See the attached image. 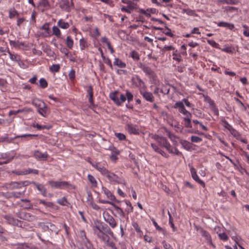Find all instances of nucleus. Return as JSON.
Segmentation results:
<instances>
[{
	"label": "nucleus",
	"mask_w": 249,
	"mask_h": 249,
	"mask_svg": "<svg viewBox=\"0 0 249 249\" xmlns=\"http://www.w3.org/2000/svg\"><path fill=\"white\" fill-rule=\"evenodd\" d=\"M118 93L117 91L110 93L109 97L114 102V103L118 106H121V104L124 102L126 100L125 95L121 94L120 98L117 97V94Z\"/></svg>",
	"instance_id": "obj_5"
},
{
	"label": "nucleus",
	"mask_w": 249,
	"mask_h": 249,
	"mask_svg": "<svg viewBox=\"0 0 249 249\" xmlns=\"http://www.w3.org/2000/svg\"><path fill=\"white\" fill-rule=\"evenodd\" d=\"M40 29L45 31L44 36L45 37L50 36L52 35V34H51V32L50 31L49 23H45L44 25L42 26Z\"/></svg>",
	"instance_id": "obj_32"
},
{
	"label": "nucleus",
	"mask_w": 249,
	"mask_h": 249,
	"mask_svg": "<svg viewBox=\"0 0 249 249\" xmlns=\"http://www.w3.org/2000/svg\"><path fill=\"white\" fill-rule=\"evenodd\" d=\"M92 230L94 234L101 241H107V236L113 234L107 225L99 221L94 222Z\"/></svg>",
	"instance_id": "obj_2"
},
{
	"label": "nucleus",
	"mask_w": 249,
	"mask_h": 249,
	"mask_svg": "<svg viewBox=\"0 0 249 249\" xmlns=\"http://www.w3.org/2000/svg\"><path fill=\"white\" fill-rule=\"evenodd\" d=\"M34 157L40 160H46L48 157V155L47 152L42 153L38 150L36 151L34 154Z\"/></svg>",
	"instance_id": "obj_18"
},
{
	"label": "nucleus",
	"mask_w": 249,
	"mask_h": 249,
	"mask_svg": "<svg viewBox=\"0 0 249 249\" xmlns=\"http://www.w3.org/2000/svg\"><path fill=\"white\" fill-rule=\"evenodd\" d=\"M60 67L59 64H53L50 68V71L52 72H57L60 70Z\"/></svg>",
	"instance_id": "obj_47"
},
{
	"label": "nucleus",
	"mask_w": 249,
	"mask_h": 249,
	"mask_svg": "<svg viewBox=\"0 0 249 249\" xmlns=\"http://www.w3.org/2000/svg\"><path fill=\"white\" fill-rule=\"evenodd\" d=\"M200 232L201 235L203 237H204L206 239V240L207 241V242L208 244H209L210 245H211L213 247H215L214 246L213 244L211 236L208 231H207L201 228L200 229Z\"/></svg>",
	"instance_id": "obj_19"
},
{
	"label": "nucleus",
	"mask_w": 249,
	"mask_h": 249,
	"mask_svg": "<svg viewBox=\"0 0 249 249\" xmlns=\"http://www.w3.org/2000/svg\"><path fill=\"white\" fill-rule=\"evenodd\" d=\"M10 56V58L12 60L16 62L20 61L19 56L17 54H13L10 52V53H8Z\"/></svg>",
	"instance_id": "obj_50"
},
{
	"label": "nucleus",
	"mask_w": 249,
	"mask_h": 249,
	"mask_svg": "<svg viewBox=\"0 0 249 249\" xmlns=\"http://www.w3.org/2000/svg\"><path fill=\"white\" fill-rule=\"evenodd\" d=\"M219 238L224 241H226L228 240L229 237L225 232L220 233L218 234Z\"/></svg>",
	"instance_id": "obj_56"
},
{
	"label": "nucleus",
	"mask_w": 249,
	"mask_h": 249,
	"mask_svg": "<svg viewBox=\"0 0 249 249\" xmlns=\"http://www.w3.org/2000/svg\"><path fill=\"white\" fill-rule=\"evenodd\" d=\"M103 216L105 221L108 223L109 226L113 229L115 228L117 226V223L113 217L108 212H105L103 213Z\"/></svg>",
	"instance_id": "obj_10"
},
{
	"label": "nucleus",
	"mask_w": 249,
	"mask_h": 249,
	"mask_svg": "<svg viewBox=\"0 0 249 249\" xmlns=\"http://www.w3.org/2000/svg\"><path fill=\"white\" fill-rule=\"evenodd\" d=\"M217 3L226 4H236L238 2L237 0H217Z\"/></svg>",
	"instance_id": "obj_36"
},
{
	"label": "nucleus",
	"mask_w": 249,
	"mask_h": 249,
	"mask_svg": "<svg viewBox=\"0 0 249 249\" xmlns=\"http://www.w3.org/2000/svg\"><path fill=\"white\" fill-rule=\"evenodd\" d=\"M39 171L36 169H28L24 172H17V175H27L29 174H34L36 175L38 174Z\"/></svg>",
	"instance_id": "obj_33"
},
{
	"label": "nucleus",
	"mask_w": 249,
	"mask_h": 249,
	"mask_svg": "<svg viewBox=\"0 0 249 249\" xmlns=\"http://www.w3.org/2000/svg\"><path fill=\"white\" fill-rule=\"evenodd\" d=\"M190 172H191L192 178L196 181L197 183H198L201 185H202L203 187H204L205 186V184L204 182L203 181H202V180H201L199 178L198 176H197V175L196 174V169L193 167H192L191 168Z\"/></svg>",
	"instance_id": "obj_13"
},
{
	"label": "nucleus",
	"mask_w": 249,
	"mask_h": 249,
	"mask_svg": "<svg viewBox=\"0 0 249 249\" xmlns=\"http://www.w3.org/2000/svg\"><path fill=\"white\" fill-rule=\"evenodd\" d=\"M130 56L136 61H138L140 59V56L138 53L135 51H132L130 53Z\"/></svg>",
	"instance_id": "obj_49"
},
{
	"label": "nucleus",
	"mask_w": 249,
	"mask_h": 249,
	"mask_svg": "<svg viewBox=\"0 0 249 249\" xmlns=\"http://www.w3.org/2000/svg\"><path fill=\"white\" fill-rule=\"evenodd\" d=\"M24 194V191L23 192H13L11 193V196L15 198H19Z\"/></svg>",
	"instance_id": "obj_43"
},
{
	"label": "nucleus",
	"mask_w": 249,
	"mask_h": 249,
	"mask_svg": "<svg viewBox=\"0 0 249 249\" xmlns=\"http://www.w3.org/2000/svg\"><path fill=\"white\" fill-rule=\"evenodd\" d=\"M102 190L104 194L107 197L109 198L110 200H115V197L112 195L111 192L106 187H102Z\"/></svg>",
	"instance_id": "obj_29"
},
{
	"label": "nucleus",
	"mask_w": 249,
	"mask_h": 249,
	"mask_svg": "<svg viewBox=\"0 0 249 249\" xmlns=\"http://www.w3.org/2000/svg\"><path fill=\"white\" fill-rule=\"evenodd\" d=\"M48 184L52 188L55 189H64L69 188L71 185L68 181H54L53 180L48 182Z\"/></svg>",
	"instance_id": "obj_3"
},
{
	"label": "nucleus",
	"mask_w": 249,
	"mask_h": 249,
	"mask_svg": "<svg viewBox=\"0 0 249 249\" xmlns=\"http://www.w3.org/2000/svg\"><path fill=\"white\" fill-rule=\"evenodd\" d=\"M44 103L38 99H34L33 100L32 104L38 108L39 107H43Z\"/></svg>",
	"instance_id": "obj_35"
},
{
	"label": "nucleus",
	"mask_w": 249,
	"mask_h": 249,
	"mask_svg": "<svg viewBox=\"0 0 249 249\" xmlns=\"http://www.w3.org/2000/svg\"><path fill=\"white\" fill-rule=\"evenodd\" d=\"M43 106V107H39L38 108H37V112L41 116L43 117H46L47 115L48 114L49 109L45 103L44 104Z\"/></svg>",
	"instance_id": "obj_23"
},
{
	"label": "nucleus",
	"mask_w": 249,
	"mask_h": 249,
	"mask_svg": "<svg viewBox=\"0 0 249 249\" xmlns=\"http://www.w3.org/2000/svg\"><path fill=\"white\" fill-rule=\"evenodd\" d=\"M109 237L108 235L107 236V241H103L106 243L107 246L111 248L112 249H117V248L116 247L115 244L113 242L109 241Z\"/></svg>",
	"instance_id": "obj_54"
},
{
	"label": "nucleus",
	"mask_w": 249,
	"mask_h": 249,
	"mask_svg": "<svg viewBox=\"0 0 249 249\" xmlns=\"http://www.w3.org/2000/svg\"><path fill=\"white\" fill-rule=\"evenodd\" d=\"M43 51L47 54L48 55L50 56H53L54 54L53 52L50 48L47 46Z\"/></svg>",
	"instance_id": "obj_59"
},
{
	"label": "nucleus",
	"mask_w": 249,
	"mask_h": 249,
	"mask_svg": "<svg viewBox=\"0 0 249 249\" xmlns=\"http://www.w3.org/2000/svg\"><path fill=\"white\" fill-rule=\"evenodd\" d=\"M152 138L158 143V145L156 143H151V146L152 149L163 157L168 158L169 156L162 149L163 147L165 148L169 153L178 156L182 155V152H180L176 147H173L166 138L158 135H154Z\"/></svg>",
	"instance_id": "obj_1"
},
{
	"label": "nucleus",
	"mask_w": 249,
	"mask_h": 249,
	"mask_svg": "<svg viewBox=\"0 0 249 249\" xmlns=\"http://www.w3.org/2000/svg\"><path fill=\"white\" fill-rule=\"evenodd\" d=\"M139 67L142 70L145 74L149 76V77L153 78L155 77V73L150 67L142 64H140Z\"/></svg>",
	"instance_id": "obj_12"
},
{
	"label": "nucleus",
	"mask_w": 249,
	"mask_h": 249,
	"mask_svg": "<svg viewBox=\"0 0 249 249\" xmlns=\"http://www.w3.org/2000/svg\"><path fill=\"white\" fill-rule=\"evenodd\" d=\"M162 244L164 249H173L171 245L167 243L165 241H163Z\"/></svg>",
	"instance_id": "obj_64"
},
{
	"label": "nucleus",
	"mask_w": 249,
	"mask_h": 249,
	"mask_svg": "<svg viewBox=\"0 0 249 249\" xmlns=\"http://www.w3.org/2000/svg\"><path fill=\"white\" fill-rule=\"evenodd\" d=\"M180 143L185 149L188 151L190 150L191 146L188 141L185 140H181Z\"/></svg>",
	"instance_id": "obj_39"
},
{
	"label": "nucleus",
	"mask_w": 249,
	"mask_h": 249,
	"mask_svg": "<svg viewBox=\"0 0 249 249\" xmlns=\"http://www.w3.org/2000/svg\"><path fill=\"white\" fill-rule=\"evenodd\" d=\"M87 92L89 96V102L90 103L89 107L91 108L94 107V101H93V90L91 86H90L87 89Z\"/></svg>",
	"instance_id": "obj_16"
},
{
	"label": "nucleus",
	"mask_w": 249,
	"mask_h": 249,
	"mask_svg": "<svg viewBox=\"0 0 249 249\" xmlns=\"http://www.w3.org/2000/svg\"><path fill=\"white\" fill-rule=\"evenodd\" d=\"M141 95L142 97L148 102H153L154 100V97L153 94L148 91H140Z\"/></svg>",
	"instance_id": "obj_21"
},
{
	"label": "nucleus",
	"mask_w": 249,
	"mask_h": 249,
	"mask_svg": "<svg viewBox=\"0 0 249 249\" xmlns=\"http://www.w3.org/2000/svg\"><path fill=\"white\" fill-rule=\"evenodd\" d=\"M93 167L98 171L103 176L107 173L108 170L107 168V164L106 162H90Z\"/></svg>",
	"instance_id": "obj_6"
},
{
	"label": "nucleus",
	"mask_w": 249,
	"mask_h": 249,
	"mask_svg": "<svg viewBox=\"0 0 249 249\" xmlns=\"http://www.w3.org/2000/svg\"><path fill=\"white\" fill-rule=\"evenodd\" d=\"M57 25L62 29H67L70 26L68 22L64 21L62 19H60L58 20Z\"/></svg>",
	"instance_id": "obj_26"
},
{
	"label": "nucleus",
	"mask_w": 249,
	"mask_h": 249,
	"mask_svg": "<svg viewBox=\"0 0 249 249\" xmlns=\"http://www.w3.org/2000/svg\"><path fill=\"white\" fill-rule=\"evenodd\" d=\"M175 48L172 45L165 46L163 48H161L160 50L163 53H165L166 51H174Z\"/></svg>",
	"instance_id": "obj_53"
},
{
	"label": "nucleus",
	"mask_w": 249,
	"mask_h": 249,
	"mask_svg": "<svg viewBox=\"0 0 249 249\" xmlns=\"http://www.w3.org/2000/svg\"><path fill=\"white\" fill-rule=\"evenodd\" d=\"M66 43L67 46L70 49L72 48L73 46V40L70 36H68L66 38Z\"/></svg>",
	"instance_id": "obj_38"
},
{
	"label": "nucleus",
	"mask_w": 249,
	"mask_h": 249,
	"mask_svg": "<svg viewBox=\"0 0 249 249\" xmlns=\"http://www.w3.org/2000/svg\"><path fill=\"white\" fill-rule=\"evenodd\" d=\"M131 80L132 85L135 87L142 88L145 87L144 82L138 75L132 77Z\"/></svg>",
	"instance_id": "obj_9"
},
{
	"label": "nucleus",
	"mask_w": 249,
	"mask_h": 249,
	"mask_svg": "<svg viewBox=\"0 0 249 249\" xmlns=\"http://www.w3.org/2000/svg\"><path fill=\"white\" fill-rule=\"evenodd\" d=\"M18 13L14 8H11L9 11V17L10 18H13L16 16H18Z\"/></svg>",
	"instance_id": "obj_42"
},
{
	"label": "nucleus",
	"mask_w": 249,
	"mask_h": 249,
	"mask_svg": "<svg viewBox=\"0 0 249 249\" xmlns=\"http://www.w3.org/2000/svg\"><path fill=\"white\" fill-rule=\"evenodd\" d=\"M115 136L120 141L124 140L126 137L124 134L121 133H116L115 134Z\"/></svg>",
	"instance_id": "obj_61"
},
{
	"label": "nucleus",
	"mask_w": 249,
	"mask_h": 249,
	"mask_svg": "<svg viewBox=\"0 0 249 249\" xmlns=\"http://www.w3.org/2000/svg\"><path fill=\"white\" fill-rule=\"evenodd\" d=\"M39 87L42 89H45L48 87V82L44 78H41L39 81Z\"/></svg>",
	"instance_id": "obj_44"
},
{
	"label": "nucleus",
	"mask_w": 249,
	"mask_h": 249,
	"mask_svg": "<svg viewBox=\"0 0 249 249\" xmlns=\"http://www.w3.org/2000/svg\"><path fill=\"white\" fill-rule=\"evenodd\" d=\"M104 176L107 178L111 183H117L123 184L124 185L125 184V182L124 179H122L117 175H115L113 173L109 172L108 170L107 171V173H106V175H104Z\"/></svg>",
	"instance_id": "obj_4"
},
{
	"label": "nucleus",
	"mask_w": 249,
	"mask_h": 249,
	"mask_svg": "<svg viewBox=\"0 0 249 249\" xmlns=\"http://www.w3.org/2000/svg\"><path fill=\"white\" fill-rule=\"evenodd\" d=\"M174 107L178 109L179 112L185 115V117H192L191 113L185 109L182 102H176Z\"/></svg>",
	"instance_id": "obj_7"
},
{
	"label": "nucleus",
	"mask_w": 249,
	"mask_h": 249,
	"mask_svg": "<svg viewBox=\"0 0 249 249\" xmlns=\"http://www.w3.org/2000/svg\"><path fill=\"white\" fill-rule=\"evenodd\" d=\"M10 45L15 48H20L24 47L25 44L23 42H20L18 40H10Z\"/></svg>",
	"instance_id": "obj_28"
},
{
	"label": "nucleus",
	"mask_w": 249,
	"mask_h": 249,
	"mask_svg": "<svg viewBox=\"0 0 249 249\" xmlns=\"http://www.w3.org/2000/svg\"><path fill=\"white\" fill-rule=\"evenodd\" d=\"M113 64L114 66H116L120 68H124L126 66V64L124 62L117 57L114 58Z\"/></svg>",
	"instance_id": "obj_27"
},
{
	"label": "nucleus",
	"mask_w": 249,
	"mask_h": 249,
	"mask_svg": "<svg viewBox=\"0 0 249 249\" xmlns=\"http://www.w3.org/2000/svg\"><path fill=\"white\" fill-rule=\"evenodd\" d=\"M113 206L114 207L115 211L117 213L119 214V215L121 217H124V213L123 211V209L117 206V205L114 204Z\"/></svg>",
	"instance_id": "obj_41"
},
{
	"label": "nucleus",
	"mask_w": 249,
	"mask_h": 249,
	"mask_svg": "<svg viewBox=\"0 0 249 249\" xmlns=\"http://www.w3.org/2000/svg\"><path fill=\"white\" fill-rule=\"evenodd\" d=\"M218 27H226L230 30H232L234 28V25L233 24L228 23L224 21H221L217 23Z\"/></svg>",
	"instance_id": "obj_25"
},
{
	"label": "nucleus",
	"mask_w": 249,
	"mask_h": 249,
	"mask_svg": "<svg viewBox=\"0 0 249 249\" xmlns=\"http://www.w3.org/2000/svg\"><path fill=\"white\" fill-rule=\"evenodd\" d=\"M229 131L233 137L236 138L237 139L240 137V133L235 129H234L232 126L230 129V130H229Z\"/></svg>",
	"instance_id": "obj_46"
},
{
	"label": "nucleus",
	"mask_w": 249,
	"mask_h": 249,
	"mask_svg": "<svg viewBox=\"0 0 249 249\" xmlns=\"http://www.w3.org/2000/svg\"><path fill=\"white\" fill-rule=\"evenodd\" d=\"M59 27L57 26H53L52 28V35H54L56 37L58 38H62V34L61 31L60 30Z\"/></svg>",
	"instance_id": "obj_30"
},
{
	"label": "nucleus",
	"mask_w": 249,
	"mask_h": 249,
	"mask_svg": "<svg viewBox=\"0 0 249 249\" xmlns=\"http://www.w3.org/2000/svg\"><path fill=\"white\" fill-rule=\"evenodd\" d=\"M185 124V127L191 128L192 127L191 124V117H184L183 119Z\"/></svg>",
	"instance_id": "obj_45"
},
{
	"label": "nucleus",
	"mask_w": 249,
	"mask_h": 249,
	"mask_svg": "<svg viewBox=\"0 0 249 249\" xmlns=\"http://www.w3.org/2000/svg\"><path fill=\"white\" fill-rule=\"evenodd\" d=\"M125 97L128 102L132 101L133 99V95L128 90H126Z\"/></svg>",
	"instance_id": "obj_52"
},
{
	"label": "nucleus",
	"mask_w": 249,
	"mask_h": 249,
	"mask_svg": "<svg viewBox=\"0 0 249 249\" xmlns=\"http://www.w3.org/2000/svg\"><path fill=\"white\" fill-rule=\"evenodd\" d=\"M88 178L89 181L90 182L91 185L94 187H96L97 186V182L95 179V178L91 175L89 174L88 175Z\"/></svg>",
	"instance_id": "obj_37"
},
{
	"label": "nucleus",
	"mask_w": 249,
	"mask_h": 249,
	"mask_svg": "<svg viewBox=\"0 0 249 249\" xmlns=\"http://www.w3.org/2000/svg\"><path fill=\"white\" fill-rule=\"evenodd\" d=\"M57 203L62 206H65L67 203V199L65 197H63L57 200Z\"/></svg>",
	"instance_id": "obj_58"
},
{
	"label": "nucleus",
	"mask_w": 249,
	"mask_h": 249,
	"mask_svg": "<svg viewBox=\"0 0 249 249\" xmlns=\"http://www.w3.org/2000/svg\"><path fill=\"white\" fill-rule=\"evenodd\" d=\"M173 59L178 62H180L182 61V59L180 55L177 53V50H176L173 53Z\"/></svg>",
	"instance_id": "obj_40"
},
{
	"label": "nucleus",
	"mask_w": 249,
	"mask_h": 249,
	"mask_svg": "<svg viewBox=\"0 0 249 249\" xmlns=\"http://www.w3.org/2000/svg\"><path fill=\"white\" fill-rule=\"evenodd\" d=\"M38 7L42 12H44L50 8V4L48 0H40L38 3Z\"/></svg>",
	"instance_id": "obj_15"
},
{
	"label": "nucleus",
	"mask_w": 249,
	"mask_h": 249,
	"mask_svg": "<svg viewBox=\"0 0 249 249\" xmlns=\"http://www.w3.org/2000/svg\"><path fill=\"white\" fill-rule=\"evenodd\" d=\"M170 91V89L167 86L163 85L160 89V92L162 93L164 95L169 94Z\"/></svg>",
	"instance_id": "obj_48"
},
{
	"label": "nucleus",
	"mask_w": 249,
	"mask_h": 249,
	"mask_svg": "<svg viewBox=\"0 0 249 249\" xmlns=\"http://www.w3.org/2000/svg\"><path fill=\"white\" fill-rule=\"evenodd\" d=\"M4 218L6 220L7 223L12 225L13 226H17L21 227L23 224V222L18 220L14 218L13 217L10 215H5L4 216Z\"/></svg>",
	"instance_id": "obj_11"
},
{
	"label": "nucleus",
	"mask_w": 249,
	"mask_h": 249,
	"mask_svg": "<svg viewBox=\"0 0 249 249\" xmlns=\"http://www.w3.org/2000/svg\"><path fill=\"white\" fill-rule=\"evenodd\" d=\"M163 33L170 37H173L174 36V35L171 32V30L167 27H165V30L163 31Z\"/></svg>",
	"instance_id": "obj_57"
},
{
	"label": "nucleus",
	"mask_w": 249,
	"mask_h": 249,
	"mask_svg": "<svg viewBox=\"0 0 249 249\" xmlns=\"http://www.w3.org/2000/svg\"><path fill=\"white\" fill-rule=\"evenodd\" d=\"M167 136L170 139V140L174 144L176 145L178 142V140H179V138L174 135V134L171 133L169 131L167 132Z\"/></svg>",
	"instance_id": "obj_34"
},
{
	"label": "nucleus",
	"mask_w": 249,
	"mask_h": 249,
	"mask_svg": "<svg viewBox=\"0 0 249 249\" xmlns=\"http://www.w3.org/2000/svg\"><path fill=\"white\" fill-rule=\"evenodd\" d=\"M18 216L20 218L27 221H33L35 219V217L31 215L29 213L21 212L18 213Z\"/></svg>",
	"instance_id": "obj_20"
},
{
	"label": "nucleus",
	"mask_w": 249,
	"mask_h": 249,
	"mask_svg": "<svg viewBox=\"0 0 249 249\" xmlns=\"http://www.w3.org/2000/svg\"><path fill=\"white\" fill-rule=\"evenodd\" d=\"M108 149L111 151V154H119L120 151L114 146H110Z\"/></svg>",
	"instance_id": "obj_62"
},
{
	"label": "nucleus",
	"mask_w": 249,
	"mask_h": 249,
	"mask_svg": "<svg viewBox=\"0 0 249 249\" xmlns=\"http://www.w3.org/2000/svg\"><path fill=\"white\" fill-rule=\"evenodd\" d=\"M22 202H25L26 203L25 206L22 205V206L25 209H31L33 207V205L30 203V201L27 199H22L21 200Z\"/></svg>",
	"instance_id": "obj_55"
},
{
	"label": "nucleus",
	"mask_w": 249,
	"mask_h": 249,
	"mask_svg": "<svg viewBox=\"0 0 249 249\" xmlns=\"http://www.w3.org/2000/svg\"><path fill=\"white\" fill-rule=\"evenodd\" d=\"M72 5V2L69 0H61L60 2V8L65 11H69Z\"/></svg>",
	"instance_id": "obj_14"
},
{
	"label": "nucleus",
	"mask_w": 249,
	"mask_h": 249,
	"mask_svg": "<svg viewBox=\"0 0 249 249\" xmlns=\"http://www.w3.org/2000/svg\"><path fill=\"white\" fill-rule=\"evenodd\" d=\"M33 184L36 186L37 190L42 194L43 196H46V189L43 185L38 184L36 182H33Z\"/></svg>",
	"instance_id": "obj_31"
},
{
	"label": "nucleus",
	"mask_w": 249,
	"mask_h": 249,
	"mask_svg": "<svg viewBox=\"0 0 249 249\" xmlns=\"http://www.w3.org/2000/svg\"><path fill=\"white\" fill-rule=\"evenodd\" d=\"M191 142H199L202 141V139L201 138L199 137L196 136H192L191 137Z\"/></svg>",
	"instance_id": "obj_60"
},
{
	"label": "nucleus",
	"mask_w": 249,
	"mask_h": 249,
	"mask_svg": "<svg viewBox=\"0 0 249 249\" xmlns=\"http://www.w3.org/2000/svg\"><path fill=\"white\" fill-rule=\"evenodd\" d=\"M127 5V6L126 7L123 6L121 8V10L122 12H125L130 14L133 10L136 9L137 4L133 2L129 3Z\"/></svg>",
	"instance_id": "obj_17"
},
{
	"label": "nucleus",
	"mask_w": 249,
	"mask_h": 249,
	"mask_svg": "<svg viewBox=\"0 0 249 249\" xmlns=\"http://www.w3.org/2000/svg\"><path fill=\"white\" fill-rule=\"evenodd\" d=\"M126 129L130 134L139 135L141 132L139 126L132 123H127L126 124Z\"/></svg>",
	"instance_id": "obj_8"
},
{
	"label": "nucleus",
	"mask_w": 249,
	"mask_h": 249,
	"mask_svg": "<svg viewBox=\"0 0 249 249\" xmlns=\"http://www.w3.org/2000/svg\"><path fill=\"white\" fill-rule=\"evenodd\" d=\"M204 101L209 104L210 107L215 105L213 101L212 100L211 98L208 96L204 97Z\"/></svg>",
	"instance_id": "obj_51"
},
{
	"label": "nucleus",
	"mask_w": 249,
	"mask_h": 249,
	"mask_svg": "<svg viewBox=\"0 0 249 249\" xmlns=\"http://www.w3.org/2000/svg\"><path fill=\"white\" fill-rule=\"evenodd\" d=\"M87 203L93 209L96 211L100 210V207L94 202L93 198L89 195V197L87 199Z\"/></svg>",
	"instance_id": "obj_22"
},
{
	"label": "nucleus",
	"mask_w": 249,
	"mask_h": 249,
	"mask_svg": "<svg viewBox=\"0 0 249 249\" xmlns=\"http://www.w3.org/2000/svg\"><path fill=\"white\" fill-rule=\"evenodd\" d=\"M89 43L88 42L87 39L82 37L79 40V45L80 50L83 51L89 47Z\"/></svg>",
	"instance_id": "obj_24"
},
{
	"label": "nucleus",
	"mask_w": 249,
	"mask_h": 249,
	"mask_svg": "<svg viewBox=\"0 0 249 249\" xmlns=\"http://www.w3.org/2000/svg\"><path fill=\"white\" fill-rule=\"evenodd\" d=\"M83 243L87 249H92L93 248L92 245L88 239H86Z\"/></svg>",
	"instance_id": "obj_63"
}]
</instances>
